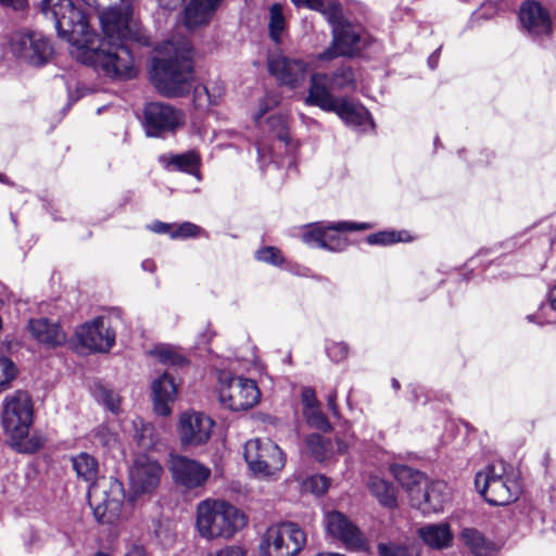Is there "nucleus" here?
<instances>
[{"instance_id": "f257e3e1", "label": "nucleus", "mask_w": 556, "mask_h": 556, "mask_svg": "<svg viewBox=\"0 0 556 556\" xmlns=\"http://www.w3.org/2000/svg\"><path fill=\"white\" fill-rule=\"evenodd\" d=\"M121 1L122 7H111L99 14L102 39L90 30L86 22L84 35L78 40L80 45H77L85 56L75 59L108 77L131 79L137 74V67L127 42L149 46L150 36L134 14L135 0Z\"/></svg>"}, {"instance_id": "f03ea898", "label": "nucleus", "mask_w": 556, "mask_h": 556, "mask_svg": "<svg viewBox=\"0 0 556 556\" xmlns=\"http://www.w3.org/2000/svg\"><path fill=\"white\" fill-rule=\"evenodd\" d=\"M71 463L77 478L89 484L87 496L94 518L101 523H113L121 515L125 497L122 483L113 478H99V462L87 452L72 456Z\"/></svg>"}, {"instance_id": "7ed1b4c3", "label": "nucleus", "mask_w": 556, "mask_h": 556, "mask_svg": "<svg viewBox=\"0 0 556 556\" xmlns=\"http://www.w3.org/2000/svg\"><path fill=\"white\" fill-rule=\"evenodd\" d=\"M150 71L156 90L167 98L188 94L193 87V72L190 64L191 47L186 39L166 41L159 49Z\"/></svg>"}, {"instance_id": "20e7f679", "label": "nucleus", "mask_w": 556, "mask_h": 556, "mask_svg": "<svg viewBox=\"0 0 556 556\" xmlns=\"http://www.w3.org/2000/svg\"><path fill=\"white\" fill-rule=\"evenodd\" d=\"M195 513L197 531L207 541L230 540L248 525L247 515L225 500H203Z\"/></svg>"}, {"instance_id": "39448f33", "label": "nucleus", "mask_w": 556, "mask_h": 556, "mask_svg": "<svg viewBox=\"0 0 556 556\" xmlns=\"http://www.w3.org/2000/svg\"><path fill=\"white\" fill-rule=\"evenodd\" d=\"M325 75H313L306 102L336 113L348 126L367 130L374 127L368 110L349 98H334L326 86Z\"/></svg>"}, {"instance_id": "423d86ee", "label": "nucleus", "mask_w": 556, "mask_h": 556, "mask_svg": "<svg viewBox=\"0 0 556 556\" xmlns=\"http://www.w3.org/2000/svg\"><path fill=\"white\" fill-rule=\"evenodd\" d=\"M475 485L492 505H507L520 493V485L511 467L503 462L490 464L477 472Z\"/></svg>"}, {"instance_id": "0eeeda50", "label": "nucleus", "mask_w": 556, "mask_h": 556, "mask_svg": "<svg viewBox=\"0 0 556 556\" xmlns=\"http://www.w3.org/2000/svg\"><path fill=\"white\" fill-rule=\"evenodd\" d=\"M42 14L54 23V27L60 36L67 37L70 43V53L73 58H84L79 36L84 35L86 29L85 14L76 9L72 0H42Z\"/></svg>"}, {"instance_id": "6e6552de", "label": "nucleus", "mask_w": 556, "mask_h": 556, "mask_svg": "<svg viewBox=\"0 0 556 556\" xmlns=\"http://www.w3.org/2000/svg\"><path fill=\"white\" fill-rule=\"evenodd\" d=\"M306 545L304 530L294 522L271 525L262 534L260 556H296Z\"/></svg>"}, {"instance_id": "1a4fd4ad", "label": "nucleus", "mask_w": 556, "mask_h": 556, "mask_svg": "<svg viewBox=\"0 0 556 556\" xmlns=\"http://www.w3.org/2000/svg\"><path fill=\"white\" fill-rule=\"evenodd\" d=\"M216 390L219 403L233 412L250 409L261 399V392L254 380L226 371L219 372Z\"/></svg>"}, {"instance_id": "9d476101", "label": "nucleus", "mask_w": 556, "mask_h": 556, "mask_svg": "<svg viewBox=\"0 0 556 556\" xmlns=\"http://www.w3.org/2000/svg\"><path fill=\"white\" fill-rule=\"evenodd\" d=\"M1 424L7 434L20 443L28 433L33 424V403L30 396L17 391L4 397Z\"/></svg>"}, {"instance_id": "9b49d317", "label": "nucleus", "mask_w": 556, "mask_h": 556, "mask_svg": "<svg viewBox=\"0 0 556 556\" xmlns=\"http://www.w3.org/2000/svg\"><path fill=\"white\" fill-rule=\"evenodd\" d=\"M244 459L249 468L258 476L268 477L280 471L286 457L280 447L269 439L250 440L244 445Z\"/></svg>"}, {"instance_id": "f8f14e48", "label": "nucleus", "mask_w": 556, "mask_h": 556, "mask_svg": "<svg viewBox=\"0 0 556 556\" xmlns=\"http://www.w3.org/2000/svg\"><path fill=\"white\" fill-rule=\"evenodd\" d=\"M10 51L25 64L42 66L51 59L53 47L41 33L18 31L11 36Z\"/></svg>"}, {"instance_id": "ddd939ff", "label": "nucleus", "mask_w": 556, "mask_h": 556, "mask_svg": "<svg viewBox=\"0 0 556 556\" xmlns=\"http://www.w3.org/2000/svg\"><path fill=\"white\" fill-rule=\"evenodd\" d=\"M369 228H371V225L368 223H314L305 225L302 228V241L309 247L326 249L330 251H340L344 245L342 240L339 236L329 233V230L359 231Z\"/></svg>"}, {"instance_id": "4468645a", "label": "nucleus", "mask_w": 556, "mask_h": 556, "mask_svg": "<svg viewBox=\"0 0 556 556\" xmlns=\"http://www.w3.org/2000/svg\"><path fill=\"white\" fill-rule=\"evenodd\" d=\"M163 475L160 463L148 455H139L129 468L130 500L153 493Z\"/></svg>"}, {"instance_id": "2eb2a0df", "label": "nucleus", "mask_w": 556, "mask_h": 556, "mask_svg": "<svg viewBox=\"0 0 556 556\" xmlns=\"http://www.w3.org/2000/svg\"><path fill=\"white\" fill-rule=\"evenodd\" d=\"M185 124L182 111L162 102H152L144 108V128L150 137L175 131Z\"/></svg>"}, {"instance_id": "dca6fc26", "label": "nucleus", "mask_w": 556, "mask_h": 556, "mask_svg": "<svg viewBox=\"0 0 556 556\" xmlns=\"http://www.w3.org/2000/svg\"><path fill=\"white\" fill-rule=\"evenodd\" d=\"M75 336L80 348L89 352H108L115 343V332L104 317L81 325Z\"/></svg>"}, {"instance_id": "f3484780", "label": "nucleus", "mask_w": 556, "mask_h": 556, "mask_svg": "<svg viewBox=\"0 0 556 556\" xmlns=\"http://www.w3.org/2000/svg\"><path fill=\"white\" fill-rule=\"evenodd\" d=\"M214 421L203 413L189 410L179 417L178 434L182 445H201L212 434Z\"/></svg>"}, {"instance_id": "a211bd4d", "label": "nucleus", "mask_w": 556, "mask_h": 556, "mask_svg": "<svg viewBox=\"0 0 556 556\" xmlns=\"http://www.w3.org/2000/svg\"><path fill=\"white\" fill-rule=\"evenodd\" d=\"M329 18L333 24V45L319 54V59L330 60L338 55H353L356 53L362 41L359 29L351 24L339 22L336 14H331Z\"/></svg>"}, {"instance_id": "6ab92c4d", "label": "nucleus", "mask_w": 556, "mask_h": 556, "mask_svg": "<svg viewBox=\"0 0 556 556\" xmlns=\"http://www.w3.org/2000/svg\"><path fill=\"white\" fill-rule=\"evenodd\" d=\"M169 469L175 482L187 489L204 485L211 476L208 467L180 455H172Z\"/></svg>"}, {"instance_id": "aec40b11", "label": "nucleus", "mask_w": 556, "mask_h": 556, "mask_svg": "<svg viewBox=\"0 0 556 556\" xmlns=\"http://www.w3.org/2000/svg\"><path fill=\"white\" fill-rule=\"evenodd\" d=\"M522 28L534 39L542 40L552 35V18L548 11L534 0L525 1L519 9Z\"/></svg>"}, {"instance_id": "412c9836", "label": "nucleus", "mask_w": 556, "mask_h": 556, "mask_svg": "<svg viewBox=\"0 0 556 556\" xmlns=\"http://www.w3.org/2000/svg\"><path fill=\"white\" fill-rule=\"evenodd\" d=\"M324 523L327 534L351 548L361 549L366 545L359 529L342 513L332 510L325 515Z\"/></svg>"}, {"instance_id": "4be33fe9", "label": "nucleus", "mask_w": 556, "mask_h": 556, "mask_svg": "<svg viewBox=\"0 0 556 556\" xmlns=\"http://www.w3.org/2000/svg\"><path fill=\"white\" fill-rule=\"evenodd\" d=\"M306 63L296 58L283 54H273L268 59V71L276 80L289 88L301 85L306 76Z\"/></svg>"}, {"instance_id": "5701e85b", "label": "nucleus", "mask_w": 556, "mask_h": 556, "mask_svg": "<svg viewBox=\"0 0 556 556\" xmlns=\"http://www.w3.org/2000/svg\"><path fill=\"white\" fill-rule=\"evenodd\" d=\"M448 486L443 481H433L420 488V493L413 495L412 505L424 515L438 513L443 509L444 503L448 500Z\"/></svg>"}, {"instance_id": "b1692460", "label": "nucleus", "mask_w": 556, "mask_h": 556, "mask_svg": "<svg viewBox=\"0 0 556 556\" xmlns=\"http://www.w3.org/2000/svg\"><path fill=\"white\" fill-rule=\"evenodd\" d=\"M178 386L174 378L164 372L152 382L154 412L160 416H168L177 396Z\"/></svg>"}, {"instance_id": "393cba45", "label": "nucleus", "mask_w": 556, "mask_h": 556, "mask_svg": "<svg viewBox=\"0 0 556 556\" xmlns=\"http://www.w3.org/2000/svg\"><path fill=\"white\" fill-rule=\"evenodd\" d=\"M27 329L38 343L48 348L62 345L66 341V334L60 326L47 318L30 319Z\"/></svg>"}, {"instance_id": "a878e982", "label": "nucleus", "mask_w": 556, "mask_h": 556, "mask_svg": "<svg viewBox=\"0 0 556 556\" xmlns=\"http://www.w3.org/2000/svg\"><path fill=\"white\" fill-rule=\"evenodd\" d=\"M417 536L432 549H444L452 545L453 534L448 523H427L417 529Z\"/></svg>"}, {"instance_id": "bb28decb", "label": "nucleus", "mask_w": 556, "mask_h": 556, "mask_svg": "<svg viewBox=\"0 0 556 556\" xmlns=\"http://www.w3.org/2000/svg\"><path fill=\"white\" fill-rule=\"evenodd\" d=\"M306 447L309 454L318 462H325L336 453L332 442L317 433L306 438ZM348 448L349 443L344 439L337 437V452L345 453Z\"/></svg>"}, {"instance_id": "cd10ccee", "label": "nucleus", "mask_w": 556, "mask_h": 556, "mask_svg": "<svg viewBox=\"0 0 556 556\" xmlns=\"http://www.w3.org/2000/svg\"><path fill=\"white\" fill-rule=\"evenodd\" d=\"M216 8V5L205 0H190L184 11L185 26L193 29L207 24Z\"/></svg>"}, {"instance_id": "c85d7f7f", "label": "nucleus", "mask_w": 556, "mask_h": 556, "mask_svg": "<svg viewBox=\"0 0 556 556\" xmlns=\"http://www.w3.org/2000/svg\"><path fill=\"white\" fill-rule=\"evenodd\" d=\"M390 471L397 482L409 493L410 501H413V495L420 493V485L425 482V477L420 471L400 464H392Z\"/></svg>"}, {"instance_id": "c756f323", "label": "nucleus", "mask_w": 556, "mask_h": 556, "mask_svg": "<svg viewBox=\"0 0 556 556\" xmlns=\"http://www.w3.org/2000/svg\"><path fill=\"white\" fill-rule=\"evenodd\" d=\"M367 486L382 506L388 508L396 507L395 489L391 483L378 476H370L367 481Z\"/></svg>"}, {"instance_id": "7c9ffc66", "label": "nucleus", "mask_w": 556, "mask_h": 556, "mask_svg": "<svg viewBox=\"0 0 556 556\" xmlns=\"http://www.w3.org/2000/svg\"><path fill=\"white\" fill-rule=\"evenodd\" d=\"M462 540L475 556H495L493 543L488 541L479 531L466 528L462 531Z\"/></svg>"}, {"instance_id": "2f4dec72", "label": "nucleus", "mask_w": 556, "mask_h": 556, "mask_svg": "<svg viewBox=\"0 0 556 556\" xmlns=\"http://www.w3.org/2000/svg\"><path fill=\"white\" fill-rule=\"evenodd\" d=\"M327 77L326 86L329 93L331 91H339L344 89L355 90L356 79L353 70L350 66H342L336 71L331 76L324 74Z\"/></svg>"}, {"instance_id": "473e14b6", "label": "nucleus", "mask_w": 556, "mask_h": 556, "mask_svg": "<svg viewBox=\"0 0 556 556\" xmlns=\"http://www.w3.org/2000/svg\"><path fill=\"white\" fill-rule=\"evenodd\" d=\"M151 353L164 365L182 367L187 363L186 357L170 345H159Z\"/></svg>"}, {"instance_id": "72a5a7b5", "label": "nucleus", "mask_w": 556, "mask_h": 556, "mask_svg": "<svg viewBox=\"0 0 556 556\" xmlns=\"http://www.w3.org/2000/svg\"><path fill=\"white\" fill-rule=\"evenodd\" d=\"M139 426L140 428H138V424L135 422V438L138 444L142 448L147 450L155 447L159 442V433L155 430L154 426H152L151 424H144L142 420H139Z\"/></svg>"}, {"instance_id": "f704fd0d", "label": "nucleus", "mask_w": 556, "mask_h": 556, "mask_svg": "<svg viewBox=\"0 0 556 556\" xmlns=\"http://www.w3.org/2000/svg\"><path fill=\"white\" fill-rule=\"evenodd\" d=\"M193 104L199 109H205L210 105H215L222 98V88H218L217 93H211L207 86L198 85L193 86Z\"/></svg>"}, {"instance_id": "c9c22d12", "label": "nucleus", "mask_w": 556, "mask_h": 556, "mask_svg": "<svg viewBox=\"0 0 556 556\" xmlns=\"http://www.w3.org/2000/svg\"><path fill=\"white\" fill-rule=\"evenodd\" d=\"M199 164H200L199 155L193 151H189L184 154L170 155L168 157V163H167V165H173L177 169L189 173V174H193L197 170Z\"/></svg>"}, {"instance_id": "e433bc0d", "label": "nucleus", "mask_w": 556, "mask_h": 556, "mask_svg": "<svg viewBox=\"0 0 556 556\" xmlns=\"http://www.w3.org/2000/svg\"><path fill=\"white\" fill-rule=\"evenodd\" d=\"M410 237L406 231H379L377 233H371L367 237V242L369 244H381L388 245L395 242H406L409 241Z\"/></svg>"}, {"instance_id": "4c0bfd02", "label": "nucleus", "mask_w": 556, "mask_h": 556, "mask_svg": "<svg viewBox=\"0 0 556 556\" xmlns=\"http://www.w3.org/2000/svg\"><path fill=\"white\" fill-rule=\"evenodd\" d=\"M285 17L282 14V8L280 4H274L269 11V33L270 37L275 42L280 41L282 31L285 30Z\"/></svg>"}, {"instance_id": "58836bf2", "label": "nucleus", "mask_w": 556, "mask_h": 556, "mask_svg": "<svg viewBox=\"0 0 556 556\" xmlns=\"http://www.w3.org/2000/svg\"><path fill=\"white\" fill-rule=\"evenodd\" d=\"M330 486V479L324 475H314L306 478L302 488L305 492H309L316 496L324 495Z\"/></svg>"}, {"instance_id": "ea45409f", "label": "nucleus", "mask_w": 556, "mask_h": 556, "mask_svg": "<svg viewBox=\"0 0 556 556\" xmlns=\"http://www.w3.org/2000/svg\"><path fill=\"white\" fill-rule=\"evenodd\" d=\"M304 417L307 421V424L311 427H314L319 430H329L330 424L327 419V417L323 414L320 410V405L316 407H309L308 409L303 410Z\"/></svg>"}, {"instance_id": "a19ab883", "label": "nucleus", "mask_w": 556, "mask_h": 556, "mask_svg": "<svg viewBox=\"0 0 556 556\" xmlns=\"http://www.w3.org/2000/svg\"><path fill=\"white\" fill-rule=\"evenodd\" d=\"M255 257L264 263L280 265L283 262L281 252L275 247H265L255 253Z\"/></svg>"}, {"instance_id": "79ce46f5", "label": "nucleus", "mask_w": 556, "mask_h": 556, "mask_svg": "<svg viewBox=\"0 0 556 556\" xmlns=\"http://www.w3.org/2000/svg\"><path fill=\"white\" fill-rule=\"evenodd\" d=\"M16 376L15 365L11 359L0 356V388H4Z\"/></svg>"}, {"instance_id": "37998d69", "label": "nucleus", "mask_w": 556, "mask_h": 556, "mask_svg": "<svg viewBox=\"0 0 556 556\" xmlns=\"http://www.w3.org/2000/svg\"><path fill=\"white\" fill-rule=\"evenodd\" d=\"M97 397L108 409L117 413L121 401L119 396L114 391L101 387L97 393Z\"/></svg>"}, {"instance_id": "c03bdc74", "label": "nucleus", "mask_w": 556, "mask_h": 556, "mask_svg": "<svg viewBox=\"0 0 556 556\" xmlns=\"http://www.w3.org/2000/svg\"><path fill=\"white\" fill-rule=\"evenodd\" d=\"M200 231V227L189 223L185 222L178 226L174 225L173 231H170L169 237L172 239H186L190 237H195Z\"/></svg>"}, {"instance_id": "a18cd8bd", "label": "nucleus", "mask_w": 556, "mask_h": 556, "mask_svg": "<svg viewBox=\"0 0 556 556\" xmlns=\"http://www.w3.org/2000/svg\"><path fill=\"white\" fill-rule=\"evenodd\" d=\"M326 351L331 361L340 363L348 357L349 346L344 342H331L327 344Z\"/></svg>"}, {"instance_id": "49530a36", "label": "nucleus", "mask_w": 556, "mask_h": 556, "mask_svg": "<svg viewBox=\"0 0 556 556\" xmlns=\"http://www.w3.org/2000/svg\"><path fill=\"white\" fill-rule=\"evenodd\" d=\"M94 442L104 447H111L116 442V435L108 427L101 426L93 432Z\"/></svg>"}, {"instance_id": "de8ad7c7", "label": "nucleus", "mask_w": 556, "mask_h": 556, "mask_svg": "<svg viewBox=\"0 0 556 556\" xmlns=\"http://www.w3.org/2000/svg\"><path fill=\"white\" fill-rule=\"evenodd\" d=\"M268 124L276 130L277 137L280 141L286 142L288 140L287 119L283 115L270 117L268 119Z\"/></svg>"}, {"instance_id": "09e8293b", "label": "nucleus", "mask_w": 556, "mask_h": 556, "mask_svg": "<svg viewBox=\"0 0 556 556\" xmlns=\"http://www.w3.org/2000/svg\"><path fill=\"white\" fill-rule=\"evenodd\" d=\"M279 103V98L277 96L267 94L260 104L258 111L254 115L255 122H260V119L265 115V113L271 108L276 106Z\"/></svg>"}, {"instance_id": "8fccbe9b", "label": "nucleus", "mask_w": 556, "mask_h": 556, "mask_svg": "<svg viewBox=\"0 0 556 556\" xmlns=\"http://www.w3.org/2000/svg\"><path fill=\"white\" fill-rule=\"evenodd\" d=\"M208 556H247V551L239 545H227L208 554Z\"/></svg>"}, {"instance_id": "3c124183", "label": "nucleus", "mask_w": 556, "mask_h": 556, "mask_svg": "<svg viewBox=\"0 0 556 556\" xmlns=\"http://www.w3.org/2000/svg\"><path fill=\"white\" fill-rule=\"evenodd\" d=\"M380 556H410L407 548L399 545H379Z\"/></svg>"}, {"instance_id": "603ef678", "label": "nucleus", "mask_w": 556, "mask_h": 556, "mask_svg": "<svg viewBox=\"0 0 556 556\" xmlns=\"http://www.w3.org/2000/svg\"><path fill=\"white\" fill-rule=\"evenodd\" d=\"M302 404L303 410L308 409L309 407L319 406V402L316 397L315 391L311 388H306L302 391Z\"/></svg>"}, {"instance_id": "864d4df0", "label": "nucleus", "mask_w": 556, "mask_h": 556, "mask_svg": "<svg viewBox=\"0 0 556 556\" xmlns=\"http://www.w3.org/2000/svg\"><path fill=\"white\" fill-rule=\"evenodd\" d=\"M296 7H306L316 11H323L325 9L324 0H292Z\"/></svg>"}, {"instance_id": "5fc2aeb1", "label": "nucleus", "mask_w": 556, "mask_h": 556, "mask_svg": "<svg viewBox=\"0 0 556 556\" xmlns=\"http://www.w3.org/2000/svg\"><path fill=\"white\" fill-rule=\"evenodd\" d=\"M148 228L155 233H170L174 228V224H167L163 222H154L148 226Z\"/></svg>"}, {"instance_id": "6e6d98bb", "label": "nucleus", "mask_w": 556, "mask_h": 556, "mask_svg": "<svg viewBox=\"0 0 556 556\" xmlns=\"http://www.w3.org/2000/svg\"><path fill=\"white\" fill-rule=\"evenodd\" d=\"M0 4L13 10H24L28 5V0H0Z\"/></svg>"}, {"instance_id": "4d7b16f0", "label": "nucleus", "mask_w": 556, "mask_h": 556, "mask_svg": "<svg viewBox=\"0 0 556 556\" xmlns=\"http://www.w3.org/2000/svg\"><path fill=\"white\" fill-rule=\"evenodd\" d=\"M549 311L551 313H554L556 311V300L552 298V294L548 295V304H544L540 308V313L538 314L536 318L541 319L543 316H545V312Z\"/></svg>"}, {"instance_id": "13d9d810", "label": "nucleus", "mask_w": 556, "mask_h": 556, "mask_svg": "<svg viewBox=\"0 0 556 556\" xmlns=\"http://www.w3.org/2000/svg\"><path fill=\"white\" fill-rule=\"evenodd\" d=\"M327 403L329 409L332 412L333 415H338V405H337V392L333 391L330 393L327 397Z\"/></svg>"}, {"instance_id": "bf43d9fd", "label": "nucleus", "mask_w": 556, "mask_h": 556, "mask_svg": "<svg viewBox=\"0 0 556 556\" xmlns=\"http://www.w3.org/2000/svg\"><path fill=\"white\" fill-rule=\"evenodd\" d=\"M125 556H146V552L141 545L134 544L127 549Z\"/></svg>"}, {"instance_id": "052dcab7", "label": "nucleus", "mask_w": 556, "mask_h": 556, "mask_svg": "<svg viewBox=\"0 0 556 556\" xmlns=\"http://www.w3.org/2000/svg\"><path fill=\"white\" fill-rule=\"evenodd\" d=\"M182 0H159V3L164 9H174L176 8Z\"/></svg>"}, {"instance_id": "680f3d73", "label": "nucleus", "mask_w": 556, "mask_h": 556, "mask_svg": "<svg viewBox=\"0 0 556 556\" xmlns=\"http://www.w3.org/2000/svg\"><path fill=\"white\" fill-rule=\"evenodd\" d=\"M141 267H142L143 270L153 273L155 270V268H156V265H155L154 261H152V260H144L141 263Z\"/></svg>"}, {"instance_id": "e2e57ef3", "label": "nucleus", "mask_w": 556, "mask_h": 556, "mask_svg": "<svg viewBox=\"0 0 556 556\" xmlns=\"http://www.w3.org/2000/svg\"><path fill=\"white\" fill-rule=\"evenodd\" d=\"M438 62V54L437 52L432 53L428 59V64L431 68H434L437 66Z\"/></svg>"}, {"instance_id": "0e129e2a", "label": "nucleus", "mask_w": 556, "mask_h": 556, "mask_svg": "<svg viewBox=\"0 0 556 556\" xmlns=\"http://www.w3.org/2000/svg\"><path fill=\"white\" fill-rule=\"evenodd\" d=\"M218 88H222V94L224 93V87L219 84H215L211 87H208L211 93H217Z\"/></svg>"}, {"instance_id": "69168bd1", "label": "nucleus", "mask_w": 556, "mask_h": 556, "mask_svg": "<svg viewBox=\"0 0 556 556\" xmlns=\"http://www.w3.org/2000/svg\"><path fill=\"white\" fill-rule=\"evenodd\" d=\"M392 386L395 388V389H399L400 388V383L397 380L393 379L392 380Z\"/></svg>"}, {"instance_id": "338daca9", "label": "nucleus", "mask_w": 556, "mask_h": 556, "mask_svg": "<svg viewBox=\"0 0 556 556\" xmlns=\"http://www.w3.org/2000/svg\"><path fill=\"white\" fill-rule=\"evenodd\" d=\"M96 556H108L106 554H103V553H99L97 554Z\"/></svg>"}, {"instance_id": "774afa93", "label": "nucleus", "mask_w": 556, "mask_h": 556, "mask_svg": "<svg viewBox=\"0 0 556 556\" xmlns=\"http://www.w3.org/2000/svg\"><path fill=\"white\" fill-rule=\"evenodd\" d=\"M0 181H1V182H3V181H4V180H3V176H2V174H0Z\"/></svg>"}]
</instances>
